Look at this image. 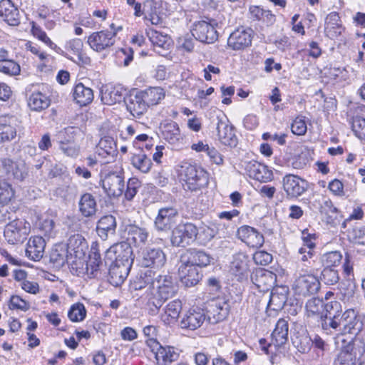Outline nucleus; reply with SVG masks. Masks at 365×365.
<instances>
[{
	"label": "nucleus",
	"instance_id": "f257e3e1",
	"mask_svg": "<svg viewBox=\"0 0 365 365\" xmlns=\"http://www.w3.org/2000/svg\"><path fill=\"white\" fill-rule=\"evenodd\" d=\"M178 292V284L175 279L168 274H157L153 282L152 297L149 302L156 309H159L163 302L173 297Z\"/></svg>",
	"mask_w": 365,
	"mask_h": 365
},
{
	"label": "nucleus",
	"instance_id": "f03ea898",
	"mask_svg": "<svg viewBox=\"0 0 365 365\" xmlns=\"http://www.w3.org/2000/svg\"><path fill=\"white\" fill-rule=\"evenodd\" d=\"M327 334H358L362 329L364 323L362 316L358 314L353 309H349L331 323Z\"/></svg>",
	"mask_w": 365,
	"mask_h": 365
},
{
	"label": "nucleus",
	"instance_id": "7ed1b4c3",
	"mask_svg": "<svg viewBox=\"0 0 365 365\" xmlns=\"http://www.w3.org/2000/svg\"><path fill=\"white\" fill-rule=\"evenodd\" d=\"M182 180L185 182V189L197 191L206 187L209 183V174L196 165L184 163L179 170Z\"/></svg>",
	"mask_w": 365,
	"mask_h": 365
},
{
	"label": "nucleus",
	"instance_id": "20e7f679",
	"mask_svg": "<svg viewBox=\"0 0 365 365\" xmlns=\"http://www.w3.org/2000/svg\"><path fill=\"white\" fill-rule=\"evenodd\" d=\"M217 26V23L214 19H210L209 21L203 20L195 22L191 29L192 35L202 43H212L218 38Z\"/></svg>",
	"mask_w": 365,
	"mask_h": 365
},
{
	"label": "nucleus",
	"instance_id": "39448f33",
	"mask_svg": "<svg viewBox=\"0 0 365 365\" xmlns=\"http://www.w3.org/2000/svg\"><path fill=\"white\" fill-rule=\"evenodd\" d=\"M197 235V228L193 224H180L173 230L170 240L173 246L185 247L194 242Z\"/></svg>",
	"mask_w": 365,
	"mask_h": 365
},
{
	"label": "nucleus",
	"instance_id": "423d86ee",
	"mask_svg": "<svg viewBox=\"0 0 365 365\" xmlns=\"http://www.w3.org/2000/svg\"><path fill=\"white\" fill-rule=\"evenodd\" d=\"M179 213L176 207L166 206L160 208L154 220L158 231L168 232L176 224Z\"/></svg>",
	"mask_w": 365,
	"mask_h": 365
},
{
	"label": "nucleus",
	"instance_id": "0eeeda50",
	"mask_svg": "<svg viewBox=\"0 0 365 365\" xmlns=\"http://www.w3.org/2000/svg\"><path fill=\"white\" fill-rule=\"evenodd\" d=\"M254 37V31L251 28L240 27L230 34L227 45L233 50H244L250 47Z\"/></svg>",
	"mask_w": 365,
	"mask_h": 365
},
{
	"label": "nucleus",
	"instance_id": "6e6552de",
	"mask_svg": "<svg viewBox=\"0 0 365 365\" xmlns=\"http://www.w3.org/2000/svg\"><path fill=\"white\" fill-rule=\"evenodd\" d=\"M119 29L120 27L113 31L106 30L93 32L88 36V43L94 51L101 52L115 43V36Z\"/></svg>",
	"mask_w": 365,
	"mask_h": 365
},
{
	"label": "nucleus",
	"instance_id": "1a4fd4ad",
	"mask_svg": "<svg viewBox=\"0 0 365 365\" xmlns=\"http://www.w3.org/2000/svg\"><path fill=\"white\" fill-rule=\"evenodd\" d=\"M216 130L218 140L222 144L231 148L237 146L238 140L234 130V126L230 123L226 116L217 117Z\"/></svg>",
	"mask_w": 365,
	"mask_h": 365
},
{
	"label": "nucleus",
	"instance_id": "9d476101",
	"mask_svg": "<svg viewBox=\"0 0 365 365\" xmlns=\"http://www.w3.org/2000/svg\"><path fill=\"white\" fill-rule=\"evenodd\" d=\"M319 288L320 282L319 279L312 274L299 276L293 284L295 293L304 297L316 294Z\"/></svg>",
	"mask_w": 365,
	"mask_h": 365
},
{
	"label": "nucleus",
	"instance_id": "9b49d317",
	"mask_svg": "<svg viewBox=\"0 0 365 365\" xmlns=\"http://www.w3.org/2000/svg\"><path fill=\"white\" fill-rule=\"evenodd\" d=\"M236 235L239 240L252 248L261 247L264 242V235L257 229L249 225L240 227Z\"/></svg>",
	"mask_w": 365,
	"mask_h": 365
},
{
	"label": "nucleus",
	"instance_id": "f8f14e48",
	"mask_svg": "<svg viewBox=\"0 0 365 365\" xmlns=\"http://www.w3.org/2000/svg\"><path fill=\"white\" fill-rule=\"evenodd\" d=\"M112 254L115 256L114 262L131 268L134 256L129 242H121L113 246L107 251V255H111Z\"/></svg>",
	"mask_w": 365,
	"mask_h": 365
},
{
	"label": "nucleus",
	"instance_id": "ddd939ff",
	"mask_svg": "<svg viewBox=\"0 0 365 365\" xmlns=\"http://www.w3.org/2000/svg\"><path fill=\"white\" fill-rule=\"evenodd\" d=\"M102 184L103 188L110 197H119L124 192V178L120 173H109L103 179Z\"/></svg>",
	"mask_w": 365,
	"mask_h": 365
},
{
	"label": "nucleus",
	"instance_id": "4468645a",
	"mask_svg": "<svg viewBox=\"0 0 365 365\" xmlns=\"http://www.w3.org/2000/svg\"><path fill=\"white\" fill-rule=\"evenodd\" d=\"M166 262V256L160 248L148 247L143 252L140 264L144 267L159 269Z\"/></svg>",
	"mask_w": 365,
	"mask_h": 365
},
{
	"label": "nucleus",
	"instance_id": "2eb2a0df",
	"mask_svg": "<svg viewBox=\"0 0 365 365\" xmlns=\"http://www.w3.org/2000/svg\"><path fill=\"white\" fill-rule=\"evenodd\" d=\"M284 190L290 197H297L307 189V182L294 175H287L283 178Z\"/></svg>",
	"mask_w": 365,
	"mask_h": 365
},
{
	"label": "nucleus",
	"instance_id": "dca6fc26",
	"mask_svg": "<svg viewBox=\"0 0 365 365\" xmlns=\"http://www.w3.org/2000/svg\"><path fill=\"white\" fill-rule=\"evenodd\" d=\"M178 272L181 282L187 287L196 285L202 277L197 267L188 263H181Z\"/></svg>",
	"mask_w": 365,
	"mask_h": 365
},
{
	"label": "nucleus",
	"instance_id": "f3484780",
	"mask_svg": "<svg viewBox=\"0 0 365 365\" xmlns=\"http://www.w3.org/2000/svg\"><path fill=\"white\" fill-rule=\"evenodd\" d=\"M252 283L260 292L269 291L274 284L276 275L268 270L257 269L251 275Z\"/></svg>",
	"mask_w": 365,
	"mask_h": 365
},
{
	"label": "nucleus",
	"instance_id": "a211bd4d",
	"mask_svg": "<svg viewBox=\"0 0 365 365\" xmlns=\"http://www.w3.org/2000/svg\"><path fill=\"white\" fill-rule=\"evenodd\" d=\"M207 320L211 324L223 321L229 314V305L224 299L213 300L207 310Z\"/></svg>",
	"mask_w": 365,
	"mask_h": 365
},
{
	"label": "nucleus",
	"instance_id": "6ab92c4d",
	"mask_svg": "<svg viewBox=\"0 0 365 365\" xmlns=\"http://www.w3.org/2000/svg\"><path fill=\"white\" fill-rule=\"evenodd\" d=\"M207 319L204 310L196 308L190 309L180 322L181 327L195 330L200 328Z\"/></svg>",
	"mask_w": 365,
	"mask_h": 365
},
{
	"label": "nucleus",
	"instance_id": "aec40b11",
	"mask_svg": "<svg viewBox=\"0 0 365 365\" xmlns=\"http://www.w3.org/2000/svg\"><path fill=\"white\" fill-rule=\"evenodd\" d=\"M210 255L202 250L190 249L181 256L180 262L188 263L199 269L210 264Z\"/></svg>",
	"mask_w": 365,
	"mask_h": 365
},
{
	"label": "nucleus",
	"instance_id": "412c9836",
	"mask_svg": "<svg viewBox=\"0 0 365 365\" xmlns=\"http://www.w3.org/2000/svg\"><path fill=\"white\" fill-rule=\"evenodd\" d=\"M342 313L341 304L337 301H330L324 303V312L322 322V328L324 331H327L331 327V323L336 321Z\"/></svg>",
	"mask_w": 365,
	"mask_h": 365
},
{
	"label": "nucleus",
	"instance_id": "4be33fe9",
	"mask_svg": "<svg viewBox=\"0 0 365 365\" xmlns=\"http://www.w3.org/2000/svg\"><path fill=\"white\" fill-rule=\"evenodd\" d=\"M46 242L42 237L29 238L26 248V256L33 261H39L44 255Z\"/></svg>",
	"mask_w": 365,
	"mask_h": 365
},
{
	"label": "nucleus",
	"instance_id": "5701e85b",
	"mask_svg": "<svg viewBox=\"0 0 365 365\" xmlns=\"http://www.w3.org/2000/svg\"><path fill=\"white\" fill-rule=\"evenodd\" d=\"M0 16L11 26L20 24L19 10L11 0L0 1Z\"/></svg>",
	"mask_w": 365,
	"mask_h": 365
},
{
	"label": "nucleus",
	"instance_id": "b1692460",
	"mask_svg": "<svg viewBox=\"0 0 365 365\" xmlns=\"http://www.w3.org/2000/svg\"><path fill=\"white\" fill-rule=\"evenodd\" d=\"M125 101L127 110L133 117L141 116L148 107L140 92L130 94Z\"/></svg>",
	"mask_w": 365,
	"mask_h": 365
},
{
	"label": "nucleus",
	"instance_id": "393cba45",
	"mask_svg": "<svg viewBox=\"0 0 365 365\" xmlns=\"http://www.w3.org/2000/svg\"><path fill=\"white\" fill-rule=\"evenodd\" d=\"M101 101L106 105H114L124 99L121 88L112 85H104L101 88Z\"/></svg>",
	"mask_w": 365,
	"mask_h": 365
},
{
	"label": "nucleus",
	"instance_id": "a878e982",
	"mask_svg": "<svg viewBox=\"0 0 365 365\" xmlns=\"http://www.w3.org/2000/svg\"><path fill=\"white\" fill-rule=\"evenodd\" d=\"M115 217L111 215L103 216L98 221L96 231L98 235L103 240H106L110 235L115 234L116 229Z\"/></svg>",
	"mask_w": 365,
	"mask_h": 365
},
{
	"label": "nucleus",
	"instance_id": "bb28decb",
	"mask_svg": "<svg viewBox=\"0 0 365 365\" xmlns=\"http://www.w3.org/2000/svg\"><path fill=\"white\" fill-rule=\"evenodd\" d=\"M78 210L85 217L94 216L97 212L96 197L89 192L83 194L79 199Z\"/></svg>",
	"mask_w": 365,
	"mask_h": 365
},
{
	"label": "nucleus",
	"instance_id": "cd10ccee",
	"mask_svg": "<svg viewBox=\"0 0 365 365\" xmlns=\"http://www.w3.org/2000/svg\"><path fill=\"white\" fill-rule=\"evenodd\" d=\"M161 131L164 139L170 144L176 145L182 140L179 126L175 121L163 123L161 125Z\"/></svg>",
	"mask_w": 365,
	"mask_h": 365
},
{
	"label": "nucleus",
	"instance_id": "c85d7f7f",
	"mask_svg": "<svg viewBox=\"0 0 365 365\" xmlns=\"http://www.w3.org/2000/svg\"><path fill=\"white\" fill-rule=\"evenodd\" d=\"M130 267L113 262L109 268L108 282L114 287L120 286L127 278Z\"/></svg>",
	"mask_w": 365,
	"mask_h": 365
},
{
	"label": "nucleus",
	"instance_id": "c756f323",
	"mask_svg": "<svg viewBox=\"0 0 365 365\" xmlns=\"http://www.w3.org/2000/svg\"><path fill=\"white\" fill-rule=\"evenodd\" d=\"M179 356L180 354L174 346H162L155 351V359L158 365H170L176 361Z\"/></svg>",
	"mask_w": 365,
	"mask_h": 365
},
{
	"label": "nucleus",
	"instance_id": "7c9ffc66",
	"mask_svg": "<svg viewBox=\"0 0 365 365\" xmlns=\"http://www.w3.org/2000/svg\"><path fill=\"white\" fill-rule=\"evenodd\" d=\"M245 170L250 178L259 181H265L271 175V173L268 170L267 166L257 161L248 162Z\"/></svg>",
	"mask_w": 365,
	"mask_h": 365
},
{
	"label": "nucleus",
	"instance_id": "2f4dec72",
	"mask_svg": "<svg viewBox=\"0 0 365 365\" xmlns=\"http://www.w3.org/2000/svg\"><path fill=\"white\" fill-rule=\"evenodd\" d=\"M127 240L130 243L134 244L136 247H141L145 245L148 237V232L145 228L136 225H129L127 227Z\"/></svg>",
	"mask_w": 365,
	"mask_h": 365
},
{
	"label": "nucleus",
	"instance_id": "473e14b6",
	"mask_svg": "<svg viewBox=\"0 0 365 365\" xmlns=\"http://www.w3.org/2000/svg\"><path fill=\"white\" fill-rule=\"evenodd\" d=\"M73 96L76 102L81 106L91 103L94 97L93 90L85 86L82 83H78L75 86Z\"/></svg>",
	"mask_w": 365,
	"mask_h": 365
},
{
	"label": "nucleus",
	"instance_id": "72a5a7b5",
	"mask_svg": "<svg viewBox=\"0 0 365 365\" xmlns=\"http://www.w3.org/2000/svg\"><path fill=\"white\" fill-rule=\"evenodd\" d=\"M289 326L287 320L279 319L272 334V342L276 346H281L286 344L288 340Z\"/></svg>",
	"mask_w": 365,
	"mask_h": 365
},
{
	"label": "nucleus",
	"instance_id": "f704fd0d",
	"mask_svg": "<svg viewBox=\"0 0 365 365\" xmlns=\"http://www.w3.org/2000/svg\"><path fill=\"white\" fill-rule=\"evenodd\" d=\"M103 266V264L99 252L98 244L93 242L91 247L89 259L87 262V271L91 270V274L96 277Z\"/></svg>",
	"mask_w": 365,
	"mask_h": 365
},
{
	"label": "nucleus",
	"instance_id": "c9c22d12",
	"mask_svg": "<svg viewBox=\"0 0 365 365\" xmlns=\"http://www.w3.org/2000/svg\"><path fill=\"white\" fill-rule=\"evenodd\" d=\"M287 289L284 287L274 289L271 292L267 304L268 309L273 311L281 310L287 302Z\"/></svg>",
	"mask_w": 365,
	"mask_h": 365
},
{
	"label": "nucleus",
	"instance_id": "e433bc0d",
	"mask_svg": "<svg viewBox=\"0 0 365 365\" xmlns=\"http://www.w3.org/2000/svg\"><path fill=\"white\" fill-rule=\"evenodd\" d=\"M87 249V242L81 235L75 234L69 237L67 242V251L73 252L76 257L83 256Z\"/></svg>",
	"mask_w": 365,
	"mask_h": 365
},
{
	"label": "nucleus",
	"instance_id": "4c0bfd02",
	"mask_svg": "<svg viewBox=\"0 0 365 365\" xmlns=\"http://www.w3.org/2000/svg\"><path fill=\"white\" fill-rule=\"evenodd\" d=\"M16 122L17 120L15 117H4L1 120L0 130L2 136V143L10 141L16 136Z\"/></svg>",
	"mask_w": 365,
	"mask_h": 365
},
{
	"label": "nucleus",
	"instance_id": "58836bf2",
	"mask_svg": "<svg viewBox=\"0 0 365 365\" xmlns=\"http://www.w3.org/2000/svg\"><path fill=\"white\" fill-rule=\"evenodd\" d=\"M96 152L102 158L114 157L118 153L115 141L110 136L106 135L101 138L97 145Z\"/></svg>",
	"mask_w": 365,
	"mask_h": 365
},
{
	"label": "nucleus",
	"instance_id": "ea45409f",
	"mask_svg": "<svg viewBox=\"0 0 365 365\" xmlns=\"http://www.w3.org/2000/svg\"><path fill=\"white\" fill-rule=\"evenodd\" d=\"M339 21L340 17L336 12H331L327 16L325 23V33L327 36L333 38L341 34L343 29Z\"/></svg>",
	"mask_w": 365,
	"mask_h": 365
},
{
	"label": "nucleus",
	"instance_id": "a19ab883",
	"mask_svg": "<svg viewBox=\"0 0 365 365\" xmlns=\"http://www.w3.org/2000/svg\"><path fill=\"white\" fill-rule=\"evenodd\" d=\"M353 349L354 344L351 343L342 348L335 358L334 365H354L356 357Z\"/></svg>",
	"mask_w": 365,
	"mask_h": 365
},
{
	"label": "nucleus",
	"instance_id": "79ce46f5",
	"mask_svg": "<svg viewBox=\"0 0 365 365\" xmlns=\"http://www.w3.org/2000/svg\"><path fill=\"white\" fill-rule=\"evenodd\" d=\"M182 310V302L180 300H173L169 302L161 318L166 324H171L176 321Z\"/></svg>",
	"mask_w": 365,
	"mask_h": 365
},
{
	"label": "nucleus",
	"instance_id": "37998d69",
	"mask_svg": "<svg viewBox=\"0 0 365 365\" xmlns=\"http://www.w3.org/2000/svg\"><path fill=\"white\" fill-rule=\"evenodd\" d=\"M155 272L151 270H147L145 272H141L138 275L133 282V287L135 290L142 289L147 286L150 290V294L153 292V282L155 279Z\"/></svg>",
	"mask_w": 365,
	"mask_h": 365
},
{
	"label": "nucleus",
	"instance_id": "c03bdc74",
	"mask_svg": "<svg viewBox=\"0 0 365 365\" xmlns=\"http://www.w3.org/2000/svg\"><path fill=\"white\" fill-rule=\"evenodd\" d=\"M50 105L49 98L41 92L33 93L29 100L28 106L32 110L41 111L47 108Z\"/></svg>",
	"mask_w": 365,
	"mask_h": 365
},
{
	"label": "nucleus",
	"instance_id": "a18cd8bd",
	"mask_svg": "<svg viewBox=\"0 0 365 365\" xmlns=\"http://www.w3.org/2000/svg\"><path fill=\"white\" fill-rule=\"evenodd\" d=\"M306 312L309 317H317L321 319V323L323 319V314L324 312V302L322 299L319 298H312L306 303Z\"/></svg>",
	"mask_w": 365,
	"mask_h": 365
},
{
	"label": "nucleus",
	"instance_id": "49530a36",
	"mask_svg": "<svg viewBox=\"0 0 365 365\" xmlns=\"http://www.w3.org/2000/svg\"><path fill=\"white\" fill-rule=\"evenodd\" d=\"M140 93L148 106L158 104L165 96L163 89L160 87L149 88Z\"/></svg>",
	"mask_w": 365,
	"mask_h": 365
},
{
	"label": "nucleus",
	"instance_id": "de8ad7c7",
	"mask_svg": "<svg viewBox=\"0 0 365 365\" xmlns=\"http://www.w3.org/2000/svg\"><path fill=\"white\" fill-rule=\"evenodd\" d=\"M356 286L351 282H343L339 287V299L344 302H351L355 298Z\"/></svg>",
	"mask_w": 365,
	"mask_h": 365
},
{
	"label": "nucleus",
	"instance_id": "09e8293b",
	"mask_svg": "<svg viewBox=\"0 0 365 365\" xmlns=\"http://www.w3.org/2000/svg\"><path fill=\"white\" fill-rule=\"evenodd\" d=\"M131 164L143 173H148L152 166L151 160L143 153L134 155L131 158Z\"/></svg>",
	"mask_w": 365,
	"mask_h": 365
},
{
	"label": "nucleus",
	"instance_id": "8fccbe9b",
	"mask_svg": "<svg viewBox=\"0 0 365 365\" xmlns=\"http://www.w3.org/2000/svg\"><path fill=\"white\" fill-rule=\"evenodd\" d=\"M342 259V255L337 251L327 252L322 255L321 262L324 268H334Z\"/></svg>",
	"mask_w": 365,
	"mask_h": 365
},
{
	"label": "nucleus",
	"instance_id": "3c124183",
	"mask_svg": "<svg viewBox=\"0 0 365 365\" xmlns=\"http://www.w3.org/2000/svg\"><path fill=\"white\" fill-rule=\"evenodd\" d=\"M67 250L61 245L55 247L50 254V261L56 267H61L64 265L66 262Z\"/></svg>",
	"mask_w": 365,
	"mask_h": 365
},
{
	"label": "nucleus",
	"instance_id": "603ef678",
	"mask_svg": "<svg viewBox=\"0 0 365 365\" xmlns=\"http://www.w3.org/2000/svg\"><path fill=\"white\" fill-rule=\"evenodd\" d=\"M86 308L82 303L79 302L73 304L68 312V317L73 322L83 321L86 318Z\"/></svg>",
	"mask_w": 365,
	"mask_h": 365
},
{
	"label": "nucleus",
	"instance_id": "864d4df0",
	"mask_svg": "<svg viewBox=\"0 0 365 365\" xmlns=\"http://www.w3.org/2000/svg\"><path fill=\"white\" fill-rule=\"evenodd\" d=\"M20 66L12 60H0V72L9 76H16L20 73Z\"/></svg>",
	"mask_w": 365,
	"mask_h": 365
},
{
	"label": "nucleus",
	"instance_id": "5fc2aeb1",
	"mask_svg": "<svg viewBox=\"0 0 365 365\" xmlns=\"http://www.w3.org/2000/svg\"><path fill=\"white\" fill-rule=\"evenodd\" d=\"M293 343L301 353L308 352L313 346L312 339L306 334L297 336Z\"/></svg>",
	"mask_w": 365,
	"mask_h": 365
},
{
	"label": "nucleus",
	"instance_id": "6e6d98bb",
	"mask_svg": "<svg viewBox=\"0 0 365 365\" xmlns=\"http://www.w3.org/2000/svg\"><path fill=\"white\" fill-rule=\"evenodd\" d=\"M339 275L338 270L335 268H324L322 274L321 279L324 284L327 285H334L339 281Z\"/></svg>",
	"mask_w": 365,
	"mask_h": 365
},
{
	"label": "nucleus",
	"instance_id": "4d7b16f0",
	"mask_svg": "<svg viewBox=\"0 0 365 365\" xmlns=\"http://www.w3.org/2000/svg\"><path fill=\"white\" fill-rule=\"evenodd\" d=\"M351 124L355 135L358 138L365 140V118L355 116L351 119Z\"/></svg>",
	"mask_w": 365,
	"mask_h": 365
},
{
	"label": "nucleus",
	"instance_id": "13d9d810",
	"mask_svg": "<svg viewBox=\"0 0 365 365\" xmlns=\"http://www.w3.org/2000/svg\"><path fill=\"white\" fill-rule=\"evenodd\" d=\"M148 36L154 46L165 48L168 45L170 38L167 35H163L156 31L151 30L148 32Z\"/></svg>",
	"mask_w": 365,
	"mask_h": 365
},
{
	"label": "nucleus",
	"instance_id": "bf43d9fd",
	"mask_svg": "<svg viewBox=\"0 0 365 365\" xmlns=\"http://www.w3.org/2000/svg\"><path fill=\"white\" fill-rule=\"evenodd\" d=\"M14 191L10 185L5 182H0V205L7 204L14 197Z\"/></svg>",
	"mask_w": 365,
	"mask_h": 365
},
{
	"label": "nucleus",
	"instance_id": "052dcab7",
	"mask_svg": "<svg viewBox=\"0 0 365 365\" xmlns=\"http://www.w3.org/2000/svg\"><path fill=\"white\" fill-rule=\"evenodd\" d=\"M31 31L34 36H36L38 39L44 42L47 46L53 49L57 47V46L47 36L45 31H43L39 26H37L34 21L31 22Z\"/></svg>",
	"mask_w": 365,
	"mask_h": 365
},
{
	"label": "nucleus",
	"instance_id": "680f3d73",
	"mask_svg": "<svg viewBox=\"0 0 365 365\" xmlns=\"http://www.w3.org/2000/svg\"><path fill=\"white\" fill-rule=\"evenodd\" d=\"M140 187V182L136 178H130L127 183V187L124 192L125 197L131 200L136 195Z\"/></svg>",
	"mask_w": 365,
	"mask_h": 365
},
{
	"label": "nucleus",
	"instance_id": "e2e57ef3",
	"mask_svg": "<svg viewBox=\"0 0 365 365\" xmlns=\"http://www.w3.org/2000/svg\"><path fill=\"white\" fill-rule=\"evenodd\" d=\"M253 259L257 264L266 266L272 261V255L265 251H257L253 255Z\"/></svg>",
	"mask_w": 365,
	"mask_h": 365
},
{
	"label": "nucleus",
	"instance_id": "0e129e2a",
	"mask_svg": "<svg viewBox=\"0 0 365 365\" xmlns=\"http://www.w3.org/2000/svg\"><path fill=\"white\" fill-rule=\"evenodd\" d=\"M292 132L294 135H302L307 132V128L304 120L296 118L292 124Z\"/></svg>",
	"mask_w": 365,
	"mask_h": 365
},
{
	"label": "nucleus",
	"instance_id": "69168bd1",
	"mask_svg": "<svg viewBox=\"0 0 365 365\" xmlns=\"http://www.w3.org/2000/svg\"><path fill=\"white\" fill-rule=\"evenodd\" d=\"M9 309H19L26 311L29 309L27 302L19 296H12L10 299Z\"/></svg>",
	"mask_w": 365,
	"mask_h": 365
},
{
	"label": "nucleus",
	"instance_id": "338daca9",
	"mask_svg": "<svg viewBox=\"0 0 365 365\" xmlns=\"http://www.w3.org/2000/svg\"><path fill=\"white\" fill-rule=\"evenodd\" d=\"M328 188L334 195L341 197L345 195L344 192V185L337 179L331 181L329 183Z\"/></svg>",
	"mask_w": 365,
	"mask_h": 365
},
{
	"label": "nucleus",
	"instance_id": "774afa93",
	"mask_svg": "<svg viewBox=\"0 0 365 365\" xmlns=\"http://www.w3.org/2000/svg\"><path fill=\"white\" fill-rule=\"evenodd\" d=\"M304 240V246L303 247H301L299 250V254H304V253H308V255L309 257H312L314 255V248L315 247V244L314 242H313L312 241V240L310 239V237L308 236V237H305L303 238Z\"/></svg>",
	"mask_w": 365,
	"mask_h": 365
}]
</instances>
